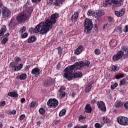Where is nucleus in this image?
<instances>
[{
  "label": "nucleus",
  "mask_w": 128,
  "mask_h": 128,
  "mask_svg": "<svg viewBox=\"0 0 128 128\" xmlns=\"http://www.w3.org/2000/svg\"><path fill=\"white\" fill-rule=\"evenodd\" d=\"M117 122L122 126H128V118L124 116H119L117 118Z\"/></svg>",
  "instance_id": "423d86ee"
},
{
  "label": "nucleus",
  "mask_w": 128,
  "mask_h": 128,
  "mask_svg": "<svg viewBox=\"0 0 128 128\" xmlns=\"http://www.w3.org/2000/svg\"><path fill=\"white\" fill-rule=\"evenodd\" d=\"M114 44V40H112L111 42H110V46H116V44Z\"/></svg>",
  "instance_id": "de8ad7c7"
},
{
  "label": "nucleus",
  "mask_w": 128,
  "mask_h": 128,
  "mask_svg": "<svg viewBox=\"0 0 128 128\" xmlns=\"http://www.w3.org/2000/svg\"><path fill=\"white\" fill-rule=\"evenodd\" d=\"M104 10H100L96 13L94 12V17L96 18L104 16Z\"/></svg>",
  "instance_id": "ddd939ff"
},
{
  "label": "nucleus",
  "mask_w": 128,
  "mask_h": 128,
  "mask_svg": "<svg viewBox=\"0 0 128 128\" xmlns=\"http://www.w3.org/2000/svg\"><path fill=\"white\" fill-rule=\"evenodd\" d=\"M3 18H8L10 16V11L8 8L4 7L2 8Z\"/></svg>",
  "instance_id": "9d476101"
},
{
  "label": "nucleus",
  "mask_w": 128,
  "mask_h": 128,
  "mask_svg": "<svg viewBox=\"0 0 128 128\" xmlns=\"http://www.w3.org/2000/svg\"><path fill=\"white\" fill-rule=\"evenodd\" d=\"M8 96H11V98H18V94L16 92H11L8 93Z\"/></svg>",
  "instance_id": "aec40b11"
},
{
  "label": "nucleus",
  "mask_w": 128,
  "mask_h": 128,
  "mask_svg": "<svg viewBox=\"0 0 128 128\" xmlns=\"http://www.w3.org/2000/svg\"><path fill=\"white\" fill-rule=\"evenodd\" d=\"M26 78H28V76H26V74H23L19 76V78L20 80H26Z\"/></svg>",
  "instance_id": "393cba45"
},
{
  "label": "nucleus",
  "mask_w": 128,
  "mask_h": 128,
  "mask_svg": "<svg viewBox=\"0 0 128 128\" xmlns=\"http://www.w3.org/2000/svg\"><path fill=\"white\" fill-rule=\"evenodd\" d=\"M108 26V24H104L103 26V28H106V26Z\"/></svg>",
  "instance_id": "774afa93"
},
{
  "label": "nucleus",
  "mask_w": 128,
  "mask_h": 128,
  "mask_svg": "<svg viewBox=\"0 0 128 128\" xmlns=\"http://www.w3.org/2000/svg\"><path fill=\"white\" fill-rule=\"evenodd\" d=\"M50 80L48 79H46L44 82V86H50Z\"/></svg>",
  "instance_id": "b1692460"
},
{
  "label": "nucleus",
  "mask_w": 128,
  "mask_h": 128,
  "mask_svg": "<svg viewBox=\"0 0 128 128\" xmlns=\"http://www.w3.org/2000/svg\"><path fill=\"white\" fill-rule=\"evenodd\" d=\"M112 70H114V72H116V70H118V66H112Z\"/></svg>",
  "instance_id": "09e8293b"
},
{
  "label": "nucleus",
  "mask_w": 128,
  "mask_h": 128,
  "mask_svg": "<svg viewBox=\"0 0 128 128\" xmlns=\"http://www.w3.org/2000/svg\"><path fill=\"white\" fill-rule=\"evenodd\" d=\"M28 18L26 14L24 12L20 13L17 17L16 20L19 22H24Z\"/></svg>",
  "instance_id": "0eeeda50"
},
{
  "label": "nucleus",
  "mask_w": 128,
  "mask_h": 128,
  "mask_svg": "<svg viewBox=\"0 0 128 128\" xmlns=\"http://www.w3.org/2000/svg\"><path fill=\"white\" fill-rule=\"evenodd\" d=\"M8 40V38H3V40H2V44H6V42Z\"/></svg>",
  "instance_id": "72a5a7b5"
},
{
  "label": "nucleus",
  "mask_w": 128,
  "mask_h": 128,
  "mask_svg": "<svg viewBox=\"0 0 128 128\" xmlns=\"http://www.w3.org/2000/svg\"><path fill=\"white\" fill-rule=\"evenodd\" d=\"M95 128H101L102 126V125H100V124L98 123H96L94 125Z\"/></svg>",
  "instance_id": "c03bdc74"
},
{
  "label": "nucleus",
  "mask_w": 128,
  "mask_h": 128,
  "mask_svg": "<svg viewBox=\"0 0 128 128\" xmlns=\"http://www.w3.org/2000/svg\"><path fill=\"white\" fill-rule=\"evenodd\" d=\"M6 106V101L4 100L0 102V106Z\"/></svg>",
  "instance_id": "a18cd8bd"
},
{
  "label": "nucleus",
  "mask_w": 128,
  "mask_h": 128,
  "mask_svg": "<svg viewBox=\"0 0 128 128\" xmlns=\"http://www.w3.org/2000/svg\"><path fill=\"white\" fill-rule=\"evenodd\" d=\"M66 110L64 109L62 110L59 113V116H64V114H66Z\"/></svg>",
  "instance_id": "c85d7f7f"
},
{
  "label": "nucleus",
  "mask_w": 128,
  "mask_h": 128,
  "mask_svg": "<svg viewBox=\"0 0 128 128\" xmlns=\"http://www.w3.org/2000/svg\"><path fill=\"white\" fill-rule=\"evenodd\" d=\"M8 36H10V33L8 32L4 36V38H8Z\"/></svg>",
  "instance_id": "6e6d98bb"
},
{
  "label": "nucleus",
  "mask_w": 128,
  "mask_h": 128,
  "mask_svg": "<svg viewBox=\"0 0 128 128\" xmlns=\"http://www.w3.org/2000/svg\"><path fill=\"white\" fill-rule=\"evenodd\" d=\"M47 104L49 108H56L58 105V101L56 99H50L47 102Z\"/></svg>",
  "instance_id": "1a4fd4ad"
},
{
  "label": "nucleus",
  "mask_w": 128,
  "mask_h": 128,
  "mask_svg": "<svg viewBox=\"0 0 128 128\" xmlns=\"http://www.w3.org/2000/svg\"><path fill=\"white\" fill-rule=\"evenodd\" d=\"M49 4H52V2H54V0H48Z\"/></svg>",
  "instance_id": "680f3d73"
},
{
  "label": "nucleus",
  "mask_w": 128,
  "mask_h": 128,
  "mask_svg": "<svg viewBox=\"0 0 128 128\" xmlns=\"http://www.w3.org/2000/svg\"><path fill=\"white\" fill-rule=\"evenodd\" d=\"M26 118V115L22 114L20 117V120H22Z\"/></svg>",
  "instance_id": "49530a36"
},
{
  "label": "nucleus",
  "mask_w": 128,
  "mask_h": 128,
  "mask_svg": "<svg viewBox=\"0 0 128 128\" xmlns=\"http://www.w3.org/2000/svg\"><path fill=\"white\" fill-rule=\"evenodd\" d=\"M123 104H124L120 101H116L115 103V106L116 108H120V106H122Z\"/></svg>",
  "instance_id": "bb28decb"
},
{
  "label": "nucleus",
  "mask_w": 128,
  "mask_h": 128,
  "mask_svg": "<svg viewBox=\"0 0 128 128\" xmlns=\"http://www.w3.org/2000/svg\"><path fill=\"white\" fill-rule=\"evenodd\" d=\"M6 32V27L5 26H4L0 30V36H2Z\"/></svg>",
  "instance_id": "412c9836"
},
{
  "label": "nucleus",
  "mask_w": 128,
  "mask_h": 128,
  "mask_svg": "<svg viewBox=\"0 0 128 128\" xmlns=\"http://www.w3.org/2000/svg\"><path fill=\"white\" fill-rule=\"evenodd\" d=\"M84 50V46H80L78 47L75 50L74 54L76 56H78V54H80Z\"/></svg>",
  "instance_id": "dca6fc26"
},
{
  "label": "nucleus",
  "mask_w": 128,
  "mask_h": 128,
  "mask_svg": "<svg viewBox=\"0 0 128 128\" xmlns=\"http://www.w3.org/2000/svg\"><path fill=\"white\" fill-rule=\"evenodd\" d=\"M124 108H128V102H126L124 104Z\"/></svg>",
  "instance_id": "603ef678"
},
{
  "label": "nucleus",
  "mask_w": 128,
  "mask_h": 128,
  "mask_svg": "<svg viewBox=\"0 0 128 128\" xmlns=\"http://www.w3.org/2000/svg\"><path fill=\"white\" fill-rule=\"evenodd\" d=\"M57 18H58V14L54 13L51 16L50 18H47L45 22L39 24L34 29L30 28L29 30V32L32 34V32H34L36 34H38L40 32V34H48L52 28V24H54L56 22Z\"/></svg>",
  "instance_id": "f257e3e1"
},
{
  "label": "nucleus",
  "mask_w": 128,
  "mask_h": 128,
  "mask_svg": "<svg viewBox=\"0 0 128 128\" xmlns=\"http://www.w3.org/2000/svg\"><path fill=\"white\" fill-rule=\"evenodd\" d=\"M28 33L24 32L22 35V38H28Z\"/></svg>",
  "instance_id": "79ce46f5"
},
{
  "label": "nucleus",
  "mask_w": 128,
  "mask_h": 128,
  "mask_svg": "<svg viewBox=\"0 0 128 128\" xmlns=\"http://www.w3.org/2000/svg\"><path fill=\"white\" fill-rule=\"evenodd\" d=\"M116 16H122L124 14V9H122L120 12L118 11H115L114 12Z\"/></svg>",
  "instance_id": "a211bd4d"
},
{
  "label": "nucleus",
  "mask_w": 128,
  "mask_h": 128,
  "mask_svg": "<svg viewBox=\"0 0 128 128\" xmlns=\"http://www.w3.org/2000/svg\"><path fill=\"white\" fill-rule=\"evenodd\" d=\"M56 2H54V6H56L60 5V4H62V2H64V0H55Z\"/></svg>",
  "instance_id": "a878e982"
},
{
  "label": "nucleus",
  "mask_w": 128,
  "mask_h": 128,
  "mask_svg": "<svg viewBox=\"0 0 128 128\" xmlns=\"http://www.w3.org/2000/svg\"><path fill=\"white\" fill-rule=\"evenodd\" d=\"M68 128H72V124L70 123V124H68Z\"/></svg>",
  "instance_id": "bf43d9fd"
},
{
  "label": "nucleus",
  "mask_w": 128,
  "mask_h": 128,
  "mask_svg": "<svg viewBox=\"0 0 128 128\" xmlns=\"http://www.w3.org/2000/svg\"><path fill=\"white\" fill-rule=\"evenodd\" d=\"M80 128H88V125H84L83 126H80Z\"/></svg>",
  "instance_id": "13d9d810"
},
{
  "label": "nucleus",
  "mask_w": 128,
  "mask_h": 128,
  "mask_svg": "<svg viewBox=\"0 0 128 128\" xmlns=\"http://www.w3.org/2000/svg\"><path fill=\"white\" fill-rule=\"evenodd\" d=\"M57 70H60V63L58 62V64H57V67H56Z\"/></svg>",
  "instance_id": "864d4df0"
},
{
  "label": "nucleus",
  "mask_w": 128,
  "mask_h": 128,
  "mask_svg": "<svg viewBox=\"0 0 128 128\" xmlns=\"http://www.w3.org/2000/svg\"><path fill=\"white\" fill-rule=\"evenodd\" d=\"M38 104L36 102H32L30 104V106L32 108H34V106H36Z\"/></svg>",
  "instance_id": "c9c22d12"
},
{
  "label": "nucleus",
  "mask_w": 128,
  "mask_h": 128,
  "mask_svg": "<svg viewBox=\"0 0 128 128\" xmlns=\"http://www.w3.org/2000/svg\"><path fill=\"white\" fill-rule=\"evenodd\" d=\"M108 20L109 22H112V18L108 17Z\"/></svg>",
  "instance_id": "0e129e2a"
},
{
  "label": "nucleus",
  "mask_w": 128,
  "mask_h": 128,
  "mask_svg": "<svg viewBox=\"0 0 128 128\" xmlns=\"http://www.w3.org/2000/svg\"><path fill=\"white\" fill-rule=\"evenodd\" d=\"M126 84V80L124 79H122L121 81H120V86H124V84Z\"/></svg>",
  "instance_id": "f704fd0d"
},
{
  "label": "nucleus",
  "mask_w": 128,
  "mask_h": 128,
  "mask_svg": "<svg viewBox=\"0 0 128 128\" xmlns=\"http://www.w3.org/2000/svg\"><path fill=\"white\" fill-rule=\"evenodd\" d=\"M40 124H41L40 121H38L36 123V124L37 126H40Z\"/></svg>",
  "instance_id": "e2e57ef3"
},
{
  "label": "nucleus",
  "mask_w": 128,
  "mask_h": 128,
  "mask_svg": "<svg viewBox=\"0 0 128 128\" xmlns=\"http://www.w3.org/2000/svg\"><path fill=\"white\" fill-rule=\"evenodd\" d=\"M103 120L104 122H106V124H108V122H110V119H108V117H103Z\"/></svg>",
  "instance_id": "4c0bfd02"
},
{
  "label": "nucleus",
  "mask_w": 128,
  "mask_h": 128,
  "mask_svg": "<svg viewBox=\"0 0 128 128\" xmlns=\"http://www.w3.org/2000/svg\"><path fill=\"white\" fill-rule=\"evenodd\" d=\"M94 12L92 10H88V11L87 12L88 16H94Z\"/></svg>",
  "instance_id": "2f4dec72"
},
{
  "label": "nucleus",
  "mask_w": 128,
  "mask_h": 128,
  "mask_svg": "<svg viewBox=\"0 0 128 128\" xmlns=\"http://www.w3.org/2000/svg\"><path fill=\"white\" fill-rule=\"evenodd\" d=\"M118 82H116L114 84L111 85V90H114V88H116V86H118Z\"/></svg>",
  "instance_id": "e433bc0d"
},
{
  "label": "nucleus",
  "mask_w": 128,
  "mask_h": 128,
  "mask_svg": "<svg viewBox=\"0 0 128 128\" xmlns=\"http://www.w3.org/2000/svg\"><path fill=\"white\" fill-rule=\"evenodd\" d=\"M4 5L2 4V2H0V14H2V10H0V8H2V6Z\"/></svg>",
  "instance_id": "8fccbe9b"
},
{
  "label": "nucleus",
  "mask_w": 128,
  "mask_h": 128,
  "mask_svg": "<svg viewBox=\"0 0 128 128\" xmlns=\"http://www.w3.org/2000/svg\"><path fill=\"white\" fill-rule=\"evenodd\" d=\"M77 70H78V66L76 64L71 65L69 68H66L64 70V76L65 78H66L68 80H72V78H82V72H76L74 73Z\"/></svg>",
  "instance_id": "f03ea898"
},
{
  "label": "nucleus",
  "mask_w": 128,
  "mask_h": 128,
  "mask_svg": "<svg viewBox=\"0 0 128 128\" xmlns=\"http://www.w3.org/2000/svg\"><path fill=\"white\" fill-rule=\"evenodd\" d=\"M39 112L40 114H42V116H44V114H46V110L44 108H40L39 109Z\"/></svg>",
  "instance_id": "c756f323"
},
{
  "label": "nucleus",
  "mask_w": 128,
  "mask_h": 128,
  "mask_svg": "<svg viewBox=\"0 0 128 128\" xmlns=\"http://www.w3.org/2000/svg\"><path fill=\"white\" fill-rule=\"evenodd\" d=\"M84 108L86 110L85 112L87 114H90V112H92V108L90 104H88L85 106Z\"/></svg>",
  "instance_id": "2eb2a0df"
},
{
  "label": "nucleus",
  "mask_w": 128,
  "mask_h": 128,
  "mask_svg": "<svg viewBox=\"0 0 128 128\" xmlns=\"http://www.w3.org/2000/svg\"><path fill=\"white\" fill-rule=\"evenodd\" d=\"M90 61L88 60H86L84 62L81 61L79 62H75L74 64L77 66L78 70H80L84 66H88H88H90Z\"/></svg>",
  "instance_id": "39448f33"
},
{
  "label": "nucleus",
  "mask_w": 128,
  "mask_h": 128,
  "mask_svg": "<svg viewBox=\"0 0 128 128\" xmlns=\"http://www.w3.org/2000/svg\"><path fill=\"white\" fill-rule=\"evenodd\" d=\"M97 106L98 108H100L102 112H106V104L102 101H98L97 102Z\"/></svg>",
  "instance_id": "9b49d317"
},
{
  "label": "nucleus",
  "mask_w": 128,
  "mask_h": 128,
  "mask_svg": "<svg viewBox=\"0 0 128 128\" xmlns=\"http://www.w3.org/2000/svg\"><path fill=\"white\" fill-rule=\"evenodd\" d=\"M62 90H66V87H64V86H62L60 87V88L58 90V92H62Z\"/></svg>",
  "instance_id": "37998d69"
},
{
  "label": "nucleus",
  "mask_w": 128,
  "mask_h": 128,
  "mask_svg": "<svg viewBox=\"0 0 128 128\" xmlns=\"http://www.w3.org/2000/svg\"><path fill=\"white\" fill-rule=\"evenodd\" d=\"M10 66L12 69V72H18V70H20L22 68V66H24V65L22 64H20L18 66H16L14 64V62H12L10 64Z\"/></svg>",
  "instance_id": "6e6552de"
},
{
  "label": "nucleus",
  "mask_w": 128,
  "mask_h": 128,
  "mask_svg": "<svg viewBox=\"0 0 128 128\" xmlns=\"http://www.w3.org/2000/svg\"><path fill=\"white\" fill-rule=\"evenodd\" d=\"M125 52H126L124 54V51L120 50H119L117 54H114L112 56V60L114 62H118V60H120L122 56H124V58H128V48L124 49Z\"/></svg>",
  "instance_id": "7ed1b4c3"
},
{
  "label": "nucleus",
  "mask_w": 128,
  "mask_h": 128,
  "mask_svg": "<svg viewBox=\"0 0 128 128\" xmlns=\"http://www.w3.org/2000/svg\"><path fill=\"white\" fill-rule=\"evenodd\" d=\"M40 69L38 68H34L31 72L32 74H35V76H40Z\"/></svg>",
  "instance_id": "4468645a"
},
{
  "label": "nucleus",
  "mask_w": 128,
  "mask_h": 128,
  "mask_svg": "<svg viewBox=\"0 0 128 128\" xmlns=\"http://www.w3.org/2000/svg\"><path fill=\"white\" fill-rule=\"evenodd\" d=\"M14 60L16 62H20V58L18 56H16L14 58Z\"/></svg>",
  "instance_id": "a19ab883"
},
{
  "label": "nucleus",
  "mask_w": 128,
  "mask_h": 128,
  "mask_svg": "<svg viewBox=\"0 0 128 128\" xmlns=\"http://www.w3.org/2000/svg\"><path fill=\"white\" fill-rule=\"evenodd\" d=\"M96 24L95 25H94V30H96H96H98V26H96Z\"/></svg>",
  "instance_id": "338daca9"
},
{
  "label": "nucleus",
  "mask_w": 128,
  "mask_h": 128,
  "mask_svg": "<svg viewBox=\"0 0 128 128\" xmlns=\"http://www.w3.org/2000/svg\"><path fill=\"white\" fill-rule=\"evenodd\" d=\"M26 26H22L20 30L19 31V32L20 34H22L24 32H26Z\"/></svg>",
  "instance_id": "473e14b6"
},
{
  "label": "nucleus",
  "mask_w": 128,
  "mask_h": 128,
  "mask_svg": "<svg viewBox=\"0 0 128 128\" xmlns=\"http://www.w3.org/2000/svg\"><path fill=\"white\" fill-rule=\"evenodd\" d=\"M36 36H32L30 38H28V44L34 42H36Z\"/></svg>",
  "instance_id": "5701e85b"
},
{
  "label": "nucleus",
  "mask_w": 128,
  "mask_h": 128,
  "mask_svg": "<svg viewBox=\"0 0 128 128\" xmlns=\"http://www.w3.org/2000/svg\"><path fill=\"white\" fill-rule=\"evenodd\" d=\"M95 54L98 55L100 54V50L96 48L94 50Z\"/></svg>",
  "instance_id": "ea45409f"
},
{
  "label": "nucleus",
  "mask_w": 128,
  "mask_h": 128,
  "mask_svg": "<svg viewBox=\"0 0 128 128\" xmlns=\"http://www.w3.org/2000/svg\"><path fill=\"white\" fill-rule=\"evenodd\" d=\"M24 102H26V98H21L20 102H22V104H24Z\"/></svg>",
  "instance_id": "5fc2aeb1"
},
{
  "label": "nucleus",
  "mask_w": 128,
  "mask_h": 128,
  "mask_svg": "<svg viewBox=\"0 0 128 128\" xmlns=\"http://www.w3.org/2000/svg\"><path fill=\"white\" fill-rule=\"evenodd\" d=\"M16 114V110H13L10 112V114Z\"/></svg>",
  "instance_id": "3c124183"
},
{
  "label": "nucleus",
  "mask_w": 128,
  "mask_h": 128,
  "mask_svg": "<svg viewBox=\"0 0 128 128\" xmlns=\"http://www.w3.org/2000/svg\"><path fill=\"white\" fill-rule=\"evenodd\" d=\"M112 4H113V6L115 8L120 6L124 4L122 0H112Z\"/></svg>",
  "instance_id": "f8f14e48"
},
{
  "label": "nucleus",
  "mask_w": 128,
  "mask_h": 128,
  "mask_svg": "<svg viewBox=\"0 0 128 128\" xmlns=\"http://www.w3.org/2000/svg\"><path fill=\"white\" fill-rule=\"evenodd\" d=\"M114 32H118V34H122V28L121 27H117L115 30Z\"/></svg>",
  "instance_id": "7c9ffc66"
},
{
  "label": "nucleus",
  "mask_w": 128,
  "mask_h": 128,
  "mask_svg": "<svg viewBox=\"0 0 128 128\" xmlns=\"http://www.w3.org/2000/svg\"><path fill=\"white\" fill-rule=\"evenodd\" d=\"M92 20L89 19H86L84 21V32L86 34H90V31L92 28Z\"/></svg>",
  "instance_id": "20e7f679"
},
{
  "label": "nucleus",
  "mask_w": 128,
  "mask_h": 128,
  "mask_svg": "<svg viewBox=\"0 0 128 128\" xmlns=\"http://www.w3.org/2000/svg\"><path fill=\"white\" fill-rule=\"evenodd\" d=\"M58 54H60V52H62V47H60V46L58 47Z\"/></svg>",
  "instance_id": "4d7b16f0"
},
{
  "label": "nucleus",
  "mask_w": 128,
  "mask_h": 128,
  "mask_svg": "<svg viewBox=\"0 0 128 128\" xmlns=\"http://www.w3.org/2000/svg\"><path fill=\"white\" fill-rule=\"evenodd\" d=\"M124 74H119L115 76V78L116 80H120V78H124Z\"/></svg>",
  "instance_id": "cd10ccee"
},
{
  "label": "nucleus",
  "mask_w": 128,
  "mask_h": 128,
  "mask_svg": "<svg viewBox=\"0 0 128 128\" xmlns=\"http://www.w3.org/2000/svg\"><path fill=\"white\" fill-rule=\"evenodd\" d=\"M92 82H90L85 88V92H88L92 90Z\"/></svg>",
  "instance_id": "6ab92c4d"
},
{
  "label": "nucleus",
  "mask_w": 128,
  "mask_h": 128,
  "mask_svg": "<svg viewBox=\"0 0 128 128\" xmlns=\"http://www.w3.org/2000/svg\"><path fill=\"white\" fill-rule=\"evenodd\" d=\"M32 2H40L38 0H32Z\"/></svg>",
  "instance_id": "052dcab7"
},
{
  "label": "nucleus",
  "mask_w": 128,
  "mask_h": 128,
  "mask_svg": "<svg viewBox=\"0 0 128 128\" xmlns=\"http://www.w3.org/2000/svg\"><path fill=\"white\" fill-rule=\"evenodd\" d=\"M60 92V94L62 98H64V96H66V92L61 91Z\"/></svg>",
  "instance_id": "58836bf2"
},
{
  "label": "nucleus",
  "mask_w": 128,
  "mask_h": 128,
  "mask_svg": "<svg viewBox=\"0 0 128 128\" xmlns=\"http://www.w3.org/2000/svg\"><path fill=\"white\" fill-rule=\"evenodd\" d=\"M96 100L94 99L91 101L92 104H96Z\"/></svg>",
  "instance_id": "69168bd1"
},
{
  "label": "nucleus",
  "mask_w": 128,
  "mask_h": 128,
  "mask_svg": "<svg viewBox=\"0 0 128 128\" xmlns=\"http://www.w3.org/2000/svg\"><path fill=\"white\" fill-rule=\"evenodd\" d=\"M78 12H75L74 14L70 18V20L72 22H76V20H78Z\"/></svg>",
  "instance_id": "f3484780"
},
{
  "label": "nucleus",
  "mask_w": 128,
  "mask_h": 128,
  "mask_svg": "<svg viewBox=\"0 0 128 128\" xmlns=\"http://www.w3.org/2000/svg\"><path fill=\"white\" fill-rule=\"evenodd\" d=\"M108 4L112 6H114V4H112V0H106L105 2L103 3V6L106 8Z\"/></svg>",
  "instance_id": "4be33fe9"
}]
</instances>
